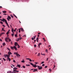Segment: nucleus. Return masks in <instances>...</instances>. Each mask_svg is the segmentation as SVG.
Returning a JSON list of instances; mask_svg holds the SVG:
<instances>
[{
    "instance_id": "obj_37",
    "label": "nucleus",
    "mask_w": 73,
    "mask_h": 73,
    "mask_svg": "<svg viewBox=\"0 0 73 73\" xmlns=\"http://www.w3.org/2000/svg\"><path fill=\"white\" fill-rule=\"evenodd\" d=\"M44 62H42L41 63V64H44Z\"/></svg>"
},
{
    "instance_id": "obj_41",
    "label": "nucleus",
    "mask_w": 73,
    "mask_h": 73,
    "mask_svg": "<svg viewBox=\"0 0 73 73\" xmlns=\"http://www.w3.org/2000/svg\"><path fill=\"white\" fill-rule=\"evenodd\" d=\"M7 49H8V50H9V51H11V50H10L9 48H7Z\"/></svg>"
},
{
    "instance_id": "obj_60",
    "label": "nucleus",
    "mask_w": 73,
    "mask_h": 73,
    "mask_svg": "<svg viewBox=\"0 0 73 73\" xmlns=\"http://www.w3.org/2000/svg\"><path fill=\"white\" fill-rule=\"evenodd\" d=\"M11 44H13L12 43V41H11Z\"/></svg>"
},
{
    "instance_id": "obj_10",
    "label": "nucleus",
    "mask_w": 73,
    "mask_h": 73,
    "mask_svg": "<svg viewBox=\"0 0 73 73\" xmlns=\"http://www.w3.org/2000/svg\"><path fill=\"white\" fill-rule=\"evenodd\" d=\"M8 54H12V53H11V52H10V51H9L8 52Z\"/></svg>"
},
{
    "instance_id": "obj_32",
    "label": "nucleus",
    "mask_w": 73,
    "mask_h": 73,
    "mask_svg": "<svg viewBox=\"0 0 73 73\" xmlns=\"http://www.w3.org/2000/svg\"><path fill=\"white\" fill-rule=\"evenodd\" d=\"M12 31L13 33V28L12 29Z\"/></svg>"
},
{
    "instance_id": "obj_1",
    "label": "nucleus",
    "mask_w": 73,
    "mask_h": 73,
    "mask_svg": "<svg viewBox=\"0 0 73 73\" xmlns=\"http://www.w3.org/2000/svg\"><path fill=\"white\" fill-rule=\"evenodd\" d=\"M29 63L31 65H32V66H33V67H34V68H36V67H37V65H36V64H35L34 65V64H33L31 62H29Z\"/></svg>"
},
{
    "instance_id": "obj_52",
    "label": "nucleus",
    "mask_w": 73,
    "mask_h": 73,
    "mask_svg": "<svg viewBox=\"0 0 73 73\" xmlns=\"http://www.w3.org/2000/svg\"><path fill=\"white\" fill-rule=\"evenodd\" d=\"M13 62H16L15 61V60H13Z\"/></svg>"
},
{
    "instance_id": "obj_33",
    "label": "nucleus",
    "mask_w": 73,
    "mask_h": 73,
    "mask_svg": "<svg viewBox=\"0 0 73 73\" xmlns=\"http://www.w3.org/2000/svg\"><path fill=\"white\" fill-rule=\"evenodd\" d=\"M5 23H6V24L8 23H7V20H6V21H5Z\"/></svg>"
},
{
    "instance_id": "obj_44",
    "label": "nucleus",
    "mask_w": 73,
    "mask_h": 73,
    "mask_svg": "<svg viewBox=\"0 0 73 73\" xmlns=\"http://www.w3.org/2000/svg\"><path fill=\"white\" fill-rule=\"evenodd\" d=\"M26 66H30V64H27Z\"/></svg>"
},
{
    "instance_id": "obj_28",
    "label": "nucleus",
    "mask_w": 73,
    "mask_h": 73,
    "mask_svg": "<svg viewBox=\"0 0 73 73\" xmlns=\"http://www.w3.org/2000/svg\"><path fill=\"white\" fill-rule=\"evenodd\" d=\"M13 15L16 17V18H17V17H16V16L15 14H13Z\"/></svg>"
},
{
    "instance_id": "obj_9",
    "label": "nucleus",
    "mask_w": 73,
    "mask_h": 73,
    "mask_svg": "<svg viewBox=\"0 0 73 73\" xmlns=\"http://www.w3.org/2000/svg\"><path fill=\"white\" fill-rule=\"evenodd\" d=\"M17 70H16V69H15V68H13V72H16Z\"/></svg>"
},
{
    "instance_id": "obj_11",
    "label": "nucleus",
    "mask_w": 73,
    "mask_h": 73,
    "mask_svg": "<svg viewBox=\"0 0 73 73\" xmlns=\"http://www.w3.org/2000/svg\"><path fill=\"white\" fill-rule=\"evenodd\" d=\"M17 66H18V67L20 68V67H21V65L19 64H17Z\"/></svg>"
},
{
    "instance_id": "obj_59",
    "label": "nucleus",
    "mask_w": 73,
    "mask_h": 73,
    "mask_svg": "<svg viewBox=\"0 0 73 73\" xmlns=\"http://www.w3.org/2000/svg\"><path fill=\"white\" fill-rule=\"evenodd\" d=\"M26 59H27V60H30V59H29V58H27Z\"/></svg>"
},
{
    "instance_id": "obj_39",
    "label": "nucleus",
    "mask_w": 73,
    "mask_h": 73,
    "mask_svg": "<svg viewBox=\"0 0 73 73\" xmlns=\"http://www.w3.org/2000/svg\"><path fill=\"white\" fill-rule=\"evenodd\" d=\"M0 23H1L2 24H3V22H1V21L0 22Z\"/></svg>"
},
{
    "instance_id": "obj_3",
    "label": "nucleus",
    "mask_w": 73,
    "mask_h": 73,
    "mask_svg": "<svg viewBox=\"0 0 73 73\" xmlns=\"http://www.w3.org/2000/svg\"><path fill=\"white\" fill-rule=\"evenodd\" d=\"M9 37H6L5 38V40L6 42H8V40H9Z\"/></svg>"
},
{
    "instance_id": "obj_54",
    "label": "nucleus",
    "mask_w": 73,
    "mask_h": 73,
    "mask_svg": "<svg viewBox=\"0 0 73 73\" xmlns=\"http://www.w3.org/2000/svg\"><path fill=\"white\" fill-rule=\"evenodd\" d=\"M2 25L3 26V27H5V25Z\"/></svg>"
},
{
    "instance_id": "obj_34",
    "label": "nucleus",
    "mask_w": 73,
    "mask_h": 73,
    "mask_svg": "<svg viewBox=\"0 0 73 73\" xmlns=\"http://www.w3.org/2000/svg\"><path fill=\"white\" fill-rule=\"evenodd\" d=\"M13 68L14 69H15L16 70L17 69V68H15V67L14 68Z\"/></svg>"
},
{
    "instance_id": "obj_38",
    "label": "nucleus",
    "mask_w": 73,
    "mask_h": 73,
    "mask_svg": "<svg viewBox=\"0 0 73 73\" xmlns=\"http://www.w3.org/2000/svg\"><path fill=\"white\" fill-rule=\"evenodd\" d=\"M11 16L12 18H13V15H11Z\"/></svg>"
},
{
    "instance_id": "obj_21",
    "label": "nucleus",
    "mask_w": 73,
    "mask_h": 73,
    "mask_svg": "<svg viewBox=\"0 0 73 73\" xmlns=\"http://www.w3.org/2000/svg\"><path fill=\"white\" fill-rule=\"evenodd\" d=\"M9 32L8 31H7V33H6V35H9Z\"/></svg>"
},
{
    "instance_id": "obj_29",
    "label": "nucleus",
    "mask_w": 73,
    "mask_h": 73,
    "mask_svg": "<svg viewBox=\"0 0 73 73\" xmlns=\"http://www.w3.org/2000/svg\"><path fill=\"white\" fill-rule=\"evenodd\" d=\"M38 38H37L36 39V41H37V42H38Z\"/></svg>"
},
{
    "instance_id": "obj_2",
    "label": "nucleus",
    "mask_w": 73,
    "mask_h": 73,
    "mask_svg": "<svg viewBox=\"0 0 73 73\" xmlns=\"http://www.w3.org/2000/svg\"><path fill=\"white\" fill-rule=\"evenodd\" d=\"M37 66L38 67V69L39 70H41V69H42V67L41 66Z\"/></svg>"
},
{
    "instance_id": "obj_7",
    "label": "nucleus",
    "mask_w": 73,
    "mask_h": 73,
    "mask_svg": "<svg viewBox=\"0 0 73 73\" xmlns=\"http://www.w3.org/2000/svg\"><path fill=\"white\" fill-rule=\"evenodd\" d=\"M14 47V49H15V50H17V48H16V47L15 46H13Z\"/></svg>"
},
{
    "instance_id": "obj_17",
    "label": "nucleus",
    "mask_w": 73,
    "mask_h": 73,
    "mask_svg": "<svg viewBox=\"0 0 73 73\" xmlns=\"http://www.w3.org/2000/svg\"><path fill=\"white\" fill-rule=\"evenodd\" d=\"M2 12L4 13H7V11H2Z\"/></svg>"
},
{
    "instance_id": "obj_22",
    "label": "nucleus",
    "mask_w": 73,
    "mask_h": 73,
    "mask_svg": "<svg viewBox=\"0 0 73 73\" xmlns=\"http://www.w3.org/2000/svg\"><path fill=\"white\" fill-rule=\"evenodd\" d=\"M19 37H20L19 38V39L20 40L21 39V38H22L21 37V36H19Z\"/></svg>"
},
{
    "instance_id": "obj_26",
    "label": "nucleus",
    "mask_w": 73,
    "mask_h": 73,
    "mask_svg": "<svg viewBox=\"0 0 73 73\" xmlns=\"http://www.w3.org/2000/svg\"><path fill=\"white\" fill-rule=\"evenodd\" d=\"M4 56L5 58H6V57H7V56H6V54H4Z\"/></svg>"
},
{
    "instance_id": "obj_8",
    "label": "nucleus",
    "mask_w": 73,
    "mask_h": 73,
    "mask_svg": "<svg viewBox=\"0 0 73 73\" xmlns=\"http://www.w3.org/2000/svg\"><path fill=\"white\" fill-rule=\"evenodd\" d=\"M34 70H33V72H36V71H37V69H34Z\"/></svg>"
},
{
    "instance_id": "obj_20",
    "label": "nucleus",
    "mask_w": 73,
    "mask_h": 73,
    "mask_svg": "<svg viewBox=\"0 0 73 73\" xmlns=\"http://www.w3.org/2000/svg\"><path fill=\"white\" fill-rule=\"evenodd\" d=\"M3 46H5V42H4L3 44Z\"/></svg>"
},
{
    "instance_id": "obj_42",
    "label": "nucleus",
    "mask_w": 73,
    "mask_h": 73,
    "mask_svg": "<svg viewBox=\"0 0 73 73\" xmlns=\"http://www.w3.org/2000/svg\"><path fill=\"white\" fill-rule=\"evenodd\" d=\"M1 33L2 35H3V34H4V33Z\"/></svg>"
},
{
    "instance_id": "obj_51",
    "label": "nucleus",
    "mask_w": 73,
    "mask_h": 73,
    "mask_svg": "<svg viewBox=\"0 0 73 73\" xmlns=\"http://www.w3.org/2000/svg\"><path fill=\"white\" fill-rule=\"evenodd\" d=\"M47 67H48V66H45L44 68H47Z\"/></svg>"
},
{
    "instance_id": "obj_40",
    "label": "nucleus",
    "mask_w": 73,
    "mask_h": 73,
    "mask_svg": "<svg viewBox=\"0 0 73 73\" xmlns=\"http://www.w3.org/2000/svg\"><path fill=\"white\" fill-rule=\"evenodd\" d=\"M29 60V61H30L31 62H32V60H31V59H30Z\"/></svg>"
},
{
    "instance_id": "obj_49",
    "label": "nucleus",
    "mask_w": 73,
    "mask_h": 73,
    "mask_svg": "<svg viewBox=\"0 0 73 73\" xmlns=\"http://www.w3.org/2000/svg\"><path fill=\"white\" fill-rule=\"evenodd\" d=\"M34 38H32V40H34Z\"/></svg>"
},
{
    "instance_id": "obj_6",
    "label": "nucleus",
    "mask_w": 73,
    "mask_h": 73,
    "mask_svg": "<svg viewBox=\"0 0 73 73\" xmlns=\"http://www.w3.org/2000/svg\"><path fill=\"white\" fill-rule=\"evenodd\" d=\"M18 44H17V42H15V46H17V45H18Z\"/></svg>"
},
{
    "instance_id": "obj_24",
    "label": "nucleus",
    "mask_w": 73,
    "mask_h": 73,
    "mask_svg": "<svg viewBox=\"0 0 73 73\" xmlns=\"http://www.w3.org/2000/svg\"><path fill=\"white\" fill-rule=\"evenodd\" d=\"M20 30H21L20 29H18V30L19 31V33H20V32H21Z\"/></svg>"
},
{
    "instance_id": "obj_18",
    "label": "nucleus",
    "mask_w": 73,
    "mask_h": 73,
    "mask_svg": "<svg viewBox=\"0 0 73 73\" xmlns=\"http://www.w3.org/2000/svg\"><path fill=\"white\" fill-rule=\"evenodd\" d=\"M42 44L41 43H39L38 44V46H40V45H41Z\"/></svg>"
},
{
    "instance_id": "obj_35",
    "label": "nucleus",
    "mask_w": 73,
    "mask_h": 73,
    "mask_svg": "<svg viewBox=\"0 0 73 73\" xmlns=\"http://www.w3.org/2000/svg\"><path fill=\"white\" fill-rule=\"evenodd\" d=\"M23 68H25V66L24 65L23 66Z\"/></svg>"
},
{
    "instance_id": "obj_56",
    "label": "nucleus",
    "mask_w": 73,
    "mask_h": 73,
    "mask_svg": "<svg viewBox=\"0 0 73 73\" xmlns=\"http://www.w3.org/2000/svg\"><path fill=\"white\" fill-rule=\"evenodd\" d=\"M34 47H36V44L34 45Z\"/></svg>"
},
{
    "instance_id": "obj_14",
    "label": "nucleus",
    "mask_w": 73,
    "mask_h": 73,
    "mask_svg": "<svg viewBox=\"0 0 73 73\" xmlns=\"http://www.w3.org/2000/svg\"><path fill=\"white\" fill-rule=\"evenodd\" d=\"M11 49H13V50L14 49V47L13 46L11 47Z\"/></svg>"
},
{
    "instance_id": "obj_25",
    "label": "nucleus",
    "mask_w": 73,
    "mask_h": 73,
    "mask_svg": "<svg viewBox=\"0 0 73 73\" xmlns=\"http://www.w3.org/2000/svg\"><path fill=\"white\" fill-rule=\"evenodd\" d=\"M11 35L13 37L14 36V33H13L11 34Z\"/></svg>"
},
{
    "instance_id": "obj_47",
    "label": "nucleus",
    "mask_w": 73,
    "mask_h": 73,
    "mask_svg": "<svg viewBox=\"0 0 73 73\" xmlns=\"http://www.w3.org/2000/svg\"><path fill=\"white\" fill-rule=\"evenodd\" d=\"M15 37H17V34H15Z\"/></svg>"
},
{
    "instance_id": "obj_16",
    "label": "nucleus",
    "mask_w": 73,
    "mask_h": 73,
    "mask_svg": "<svg viewBox=\"0 0 73 73\" xmlns=\"http://www.w3.org/2000/svg\"><path fill=\"white\" fill-rule=\"evenodd\" d=\"M18 57V56H19V57H20V55L19 54H17L16 55Z\"/></svg>"
},
{
    "instance_id": "obj_27",
    "label": "nucleus",
    "mask_w": 73,
    "mask_h": 73,
    "mask_svg": "<svg viewBox=\"0 0 73 73\" xmlns=\"http://www.w3.org/2000/svg\"><path fill=\"white\" fill-rule=\"evenodd\" d=\"M6 57H9V56H8V55L7 54H6Z\"/></svg>"
},
{
    "instance_id": "obj_36",
    "label": "nucleus",
    "mask_w": 73,
    "mask_h": 73,
    "mask_svg": "<svg viewBox=\"0 0 73 73\" xmlns=\"http://www.w3.org/2000/svg\"><path fill=\"white\" fill-rule=\"evenodd\" d=\"M16 72H17V73H19V70H18V71H16Z\"/></svg>"
},
{
    "instance_id": "obj_55",
    "label": "nucleus",
    "mask_w": 73,
    "mask_h": 73,
    "mask_svg": "<svg viewBox=\"0 0 73 73\" xmlns=\"http://www.w3.org/2000/svg\"><path fill=\"white\" fill-rule=\"evenodd\" d=\"M49 70L50 72L51 71H52V70L51 69H49Z\"/></svg>"
},
{
    "instance_id": "obj_30",
    "label": "nucleus",
    "mask_w": 73,
    "mask_h": 73,
    "mask_svg": "<svg viewBox=\"0 0 73 73\" xmlns=\"http://www.w3.org/2000/svg\"><path fill=\"white\" fill-rule=\"evenodd\" d=\"M11 41V39L10 38L9 39V41Z\"/></svg>"
},
{
    "instance_id": "obj_50",
    "label": "nucleus",
    "mask_w": 73,
    "mask_h": 73,
    "mask_svg": "<svg viewBox=\"0 0 73 73\" xmlns=\"http://www.w3.org/2000/svg\"><path fill=\"white\" fill-rule=\"evenodd\" d=\"M48 50H47V49L46 50V52H48Z\"/></svg>"
},
{
    "instance_id": "obj_61",
    "label": "nucleus",
    "mask_w": 73,
    "mask_h": 73,
    "mask_svg": "<svg viewBox=\"0 0 73 73\" xmlns=\"http://www.w3.org/2000/svg\"><path fill=\"white\" fill-rule=\"evenodd\" d=\"M2 35L1 34H1H0V36H1Z\"/></svg>"
},
{
    "instance_id": "obj_15",
    "label": "nucleus",
    "mask_w": 73,
    "mask_h": 73,
    "mask_svg": "<svg viewBox=\"0 0 73 73\" xmlns=\"http://www.w3.org/2000/svg\"><path fill=\"white\" fill-rule=\"evenodd\" d=\"M40 53H38L37 54V56L40 57Z\"/></svg>"
},
{
    "instance_id": "obj_23",
    "label": "nucleus",
    "mask_w": 73,
    "mask_h": 73,
    "mask_svg": "<svg viewBox=\"0 0 73 73\" xmlns=\"http://www.w3.org/2000/svg\"><path fill=\"white\" fill-rule=\"evenodd\" d=\"M25 62V61H24V60H22L21 61V62H23V63H24V62Z\"/></svg>"
},
{
    "instance_id": "obj_58",
    "label": "nucleus",
    "mask_w": 73,
    "mask_h": 73,
    "mask_svg": "<svg viewBox=\"0 0 73 73\" xmlns=\"http://www.w3.org/2000/svg\"><path fill=\"white\" fill-rule=\"evenodd\" d=\"M6 24H7V26H8L9 25H8V23Z\"/></svg>"
},
{
    "instance_id": "obj_13",
    "label": "nucleus",
    "mask_w": 73,
    "mask_h": 73,
    "mask_svg": "<svg viewBox=\"0 0 73 73\" xmlns=\"http://www.w3.org/2000/svg\"><path fill=\"white\" fill-rule=\"evenodd\" d=\"M7 18H8V19H10V20H11V17L9 16H8Z\"/></svg>"
},
{
    "instance_id": "obj_53",
    "label": "nucleus",
    "mask_w": 73,
    "mask_h": 73,
    "mask_svg": "<svg viewBox=\"0 0 73 73\" xmlns=\"http://www.w3.org/2000/svg\"><path fill=\"white\" fill-rule=\"evenodd\" d=\"M34 39H35L36 38V37L35 36H34L33 38Z\"/></svg>"
},
{
    "instance_id": "obj_48",
    "label": "nucleus",
    "mask_w": 73,
    "mask_h": 73,
    "mask_svg": "<svg viewBox=\"0 0 73 73\" xmlns=\"http://www.w3.org/2000/svg\"><path fill=\"white\" fill-rule=\"evenodd\" d=\"M3 60H4V61H6V60L5 59H4V58H3Z\"/></svg>"
},
{
    "instance_id": "obj_19",
    "label": "nucleus",
    "mask_w": 73,
    "mask_h": 73,
    "mask_svg": "<svg viewBox=\"0 0 73 73\" xmlns=\"http://www.w3.org/2000/svg\"><path fill=\"white\" fill-rule=\"evenodd\" d=\"M4 28H2V31H4V32H5V31L4 30Z\"/></svg>"
},
{
    "instance_id": "obj_31",
    "label": "nucleus",
    "mask_w": 73,
    "mask_h": 73,
    "mask_svg": "<svg viewBox=\"0 0 73 73\" xmlns=\"http://www.w3.org/2000/svg\"><path fill=\"white\" fill-rule=\"evenodd\" d=\"M20 46H19V44L18 45V48H20Z\"/></svg>"
},
{
    "instance_id": "obj_46",
    "label": "nucleus",
    "mask_w": 73,
    "mask_h": 73,
    "mask_svg": "<svg viewBox=\"0 0 73 73\" xmlns=\"http://www.w3.org/2000/svg\"><path fill=\"white\" fill-rule=\"evenodd\" d=\"M41 54H42V55H44V56H45V54H42V53Z\"/></svg>"
},
{
    "instance_id": "obj_64",
    "label": "nucleus",
    "mask_w": 73,
    "mask_h": 73,
    "mask_svg": "<svg viewBox=\"0 0 73 73\" xmlns=\"http://www.w3.org/2000/svg\"><path fill=\"white\" fill-rule=\"evenodd\" d=\"M7 19L9 21V19H8V18H7Z\"/></svg>"
},
{
    "instance_id": "obj_12",
    "label": "nucleus",
    "mask_w": 73,
    "mask_h": 73,
    "mask_svg": "<svg viewBox=\"0 0 73 73\" xmlns=\"http://www.w3.org/2000/svg\"><path fill=\"white\" fill-rule=\"evenodd\" d=\"M20 29H21V31H22V32H24V29H23L21 28Z\"/></svg>"
},
{
    "instance_id": "obj_4",
    "label": "nucleus",
    "mask_w": 73,
    "mask_h": 73,
    "mask_svg": "<svg viewBox=\"0 0 73 73\" xmlns=\"http://www.w3.org/2000/svg\"><path fill=\"white\" fill-rule=\"evenodd\" d=\"M7 61H8V60H9V61H11V60L10 58H9V57H7Z\"/></svg>"
},
{
    "instance_id": "obj_62",
    "label": "nucleus",
    "mask_w": 73,
    "mask_h": 73,
    "mask_svg": "<svg viewBox=\"0 0 73 73\" xmlns=\"http://www.w3.org/2000/svg\"><path fill=\"white\" fill-rule=\"evenodd\" d=\"M48 58H46V61H48Z\"/></svg>"
},
{
    "instance_id": "obj_43",
    "label": "nucleus",
    "mask_w": 73,
    "mask_h": 73,
    "mask_svg": "<svg viewBox=\"0 0 73 73\" xmlns=\"http://www.w3.org/2000/svg\"><path fill=\"white\" fill-rule=\"evenodd\" d=\"M42 66H45V64H43L42 65Z\"/></svg>"
},
{
    "instance_id": "obj_45",
    "label": "nucleus",
    "mask_w": 73,
    "mask_h": 73,
    "mask_svg": "<svg viewBox=\"0 0 73 73\" xmlns=\"http://www.w3.org/2000/svg\"><path fill=\"white\" fill-rule=\"evenodd\" d=\"M9 73H12V71H9Z\"/></svg>"
},
{
    "instance_id": "obj_5",
    "label": "nucleus",
    "mask_w": 73,
    "mask_h": 73,
    "mask_svg": "<svg viewBox=\"0 0 73 73\" xmlns=\"http://www.w3.org/2000/svg\"><path fill=\"white\" fill-rule=\"evenodd\" d=\"M6 20H5V19L3 18L2 19V21H3V22H5V21H6Z\"/></svg>"
},
{
    "instance_id": "obj_63",
    "label": "nucleus",
    "mask_w": 73,
    "mask_h": 73,
    "mask_svg": "<svg viewBox=\"0 0 73 73\" xmlns=\"http://www.w3.org/2000/svg\"><path fill=\"white\" fill-rule=\"evenodd\" d=\"M0 41H2V40L0 38Z\"/></svg>"
},
{
    "instance_id": "obj_57",
    "label": "nucleus",
    "mask_w": 73,
    "mask_h": 73,
    "mask_svg": "<svg viewBox=\"0 0 73 73\" xmlns=\"http://www.w3.org/2000/svg\"><path fill=\"white\" fill-rule=\"evenodd\" d=\"M11 65H12L13 67H15V65H13V64H11Z\"/></svg>"
}]
</instances>
